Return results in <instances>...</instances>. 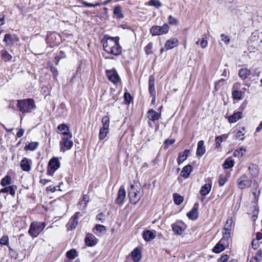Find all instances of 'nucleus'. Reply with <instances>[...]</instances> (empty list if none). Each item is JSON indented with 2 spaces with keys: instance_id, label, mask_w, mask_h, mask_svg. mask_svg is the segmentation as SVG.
Returning a JSON list of instances; mask_svg holds the SVG:
<instances>
[{
  "instance_id": "37",
  "label": "nucleus",
  "mask_w": 262,
  "mask_h": 262,
  "mask_svg": "<svg viewBox=\"0 0 262 262\" xmlns=\"http://www.w3.org/2000/svg\"><path fill=\"white\" fill-rule=\"evenodd\" d=\"M227 136L225 134L222 135V136H219L216 137L215 139V148H219L221 146V144L223 141V140L225 139L226 140L227 139Z\"/></svg>"
},
{
  "instance_id": "33",
  "label": "nucleus",
  "mask_w": 262,
  "mask_h": 262,
  "mask_svg": "<svg viewBox=\"0 0 262 262\" xmlns=\"http://www.w3.org/2000/svg\"><path fill=\"white\" fill-rule=\"evenodd\" d=\"M231 237V233L230 232H224L223 231V237L220 240L221 242L223 243L224 244L226 245L227 246L229 245V241Z\"/></svg>"
},
{
  "instance_id": "3",
  "label": "nucleus",
  "mask_w": 262,
  "mask_h": 262,
  "mask_svg": "<svg viewBox=\"0 0 262 262\" xmlns=\"http://www.w3.org/2000/svg\"><path fill=\"white\" fill-rule=\"evenodd\" d=\"M119 37L118 36L110 37L107 35H105L101 41L104 50L107 53L109 52V50L111 49V48H113L114 46H116V43L119 42Z\"/></svg>"
},
{
  "instance_id": "35",
  "label": "nucleus",
  "mask_w": 262,
  "mask_h": 262,
  "mask_svg": "<svg viewBox=\"0 0 262 262\" xmlns=\"http://www.w3.org/2000/svg\"><path fill=\"white\" fill-rule=\"evenodd\" d=\"M248 169L253 176L255 177L258 174V168L256 164H250L248 167Z\"/></svg>"
},
{
  "instance_id": "46",
  "label": "nucleus",
  "mask_w": 262,
  "mask_h": 262,
  "mask_svg": "<svg viewBox=\"0 0 262 262\" xmlns=\"http://www.w3.org/2000/svg\"><path fill=\"white\" fill-rule=\"evenodd\" d=\"M66 57V54L64 52L62 51H60L59 53V54L56 56L55 58V63L56 65L58 64L59 60L60 59Z\"/></svg>"
},
{
  "instance_id": "29",
  "label": "nucleus",
  "mask_w": 262,
  "mask_h": 262,
  "mask_svg": "<svg viewBox=\"0 0 262 262\" xmlns=\"http://www.w3.org/2000/svg\"><path fill=\"white\" fill-rule=\"evenodd\" d=\"M95 239V237L93 235H86L85 238V242L86 245L89 247L95 246L97 244V242Z\"/></svg>"
},
{
  "instance_id": "24",
  "label": "nucleus",
  "mask_w": 262,
  "mask_h": 262,
  "mask_svg": "<svg viewBox=\"0 0 262 262\" xmlns=\"http://www.w3.org/2000/svg\"><path fill=\"white\" fill-rule=\"evenodd\" d=\"M192 170V166L190 165H187L183 168L180 174L184 178H187L189 177Z\"/></svg>"
},
{
  "instance_id": "50",
  "label": "nucleus",
  "mask_w": 262,
  "mask_h": 262,
  "mask_svg": "<svg viewBox=\"0 0 262 262\" xmlns=\"http://www.w3.org/2000/svg\"><path fill=\"white\" fill-rule=\"evenodd\" d=\"M82 201L84 202L83 203V205L82 208H80L81 210H83L85 209L87 206V202L89 201V197L86 194H83L82 195Z\"/></svg>"
},
{
  "instance_id": "48",
  "label": "nucleus",
  "mask_w": 262,
  "mask_h": 262,
  "mask_svg": "<svg viewBox=\"0 0 262 262\" xmlns=\"http://www.w3.org/2000/svg\"><path fill=\"white\" fill-rule=\"evenodd\" d=\"M152 43L149 42L148 43L146 46L144 48V50L146 55H148L149 54H152L153 52L152 51Z\"/></svg>"
},
{
  "instance_id": "12",
  "label": "nucleus",
  "mask_w": 262,
  "mask_h": 262,
  "mask_svg": "<svg viewBox=\"0 0 262 262\" xmlns=\"http://www.w3.org/2000/svg\"><path fill=\"white\" fill-rule=\"evenodd\" d=\"M73 145L72 140L67 138H62L60 141V151H64L66 150L70 149Z\"/></svg>"
},
{
  "instance_id": "9",
  "label": "nucleus",
  "mask_w": 262,
  "mask_h": 262,
  "mask_svg": "<svg viewBox=\"0 0 262 262\" xmlns=\"http://www.w3.org/2000/svg\"><path fill=\"white\" fill-rule=\"evenodd\" d=\"M9 254L11 257L14 258L18 261H21L25 259L26 257V250L24 249L18 253L14 250L12 249L11 247L8 246Z\"/></svg>"
},
{
  "instance_id": "51",
  "label": "nucleus",
  "mask_w": 262,
  "mask_h": 262,
  "mask_svg": "<svg viewBox=\"0 0 262 262\" xmlns=\"http://www.w3.org/2000/svg\"><path fill=\"white\" fill-rule=\"evenodd\" d=\"M196 43L197 45H200L202 48H206L208 45L207 41L205 40V38H202L200 41V40L196 41Z\"/></svg>"
},
{
  "instance_id": "11",
  "label": "nucleus",
  "mask_w": 262,
  "mask_h": 262,
  "mask_svg": "<svg viewBox=\"0 0 262 262\" xmlns=\"http://www.w3.org/2000/svg\"><path fill=\"white\" fill-rule=\"evenodd\" d=\"M105 72L108 80L114 84H116L120 81V77L116 70H106Z\"/></svg>"
},
{
  "instance_id": "30",
  "label": "nucleus",
  "mask_w": 262,
  "mask_h": 262,
  "mask_svg": "<svg viewBox=\"0 0 262 262\" xmlns=\"http://www.w3.org/2000/svg\"><path fill=\"white\" fill-rule=\"evenodd\" d=\"M155 237L154 233L150 230L144 231L143 233V237L145 241H150L154 239Z\"/></svg>"
},
{
  "instance_id": "10",
  "label": "nucleus",
  "mask_w": 262,
  "mask_h": 262,
  "mask_svg": "<svg viewBox=\"0 0 262 262\" xmlns=\"http://www.w3.org/2000/svg\"><path fill=\"white\" fill-rule=\"evenodd\" d=\"M238 187L241 189L250 187L251 181L248 179L245 174L241 176L237 180Z\"/></svg>"
},
{
  "instance_id": "31",
  "label": "nucleus",
  "mask_w": 262,
  "mask_h": 262,
  "mask_svg": "<svg viewBox=\"0 0 262 262\" xmlns=\"http://www.w3.org/2000/svg\"><path fill=\"white\" fill-rule=\"evenodd\" d=\"M242 113L241 112L234 113L233 115L228 118L229 122L230 123H234L242 118Z\"/></svg>"
},
{
  "instance_id": "49",
  "label": "nucleus",
  "mask_w": 262,
  "mask_h": 262,
  "mask_svg": "<svg viewBox=\"0 0 262 262\" xmlns=\"http://www.w3.org/2000/svg\"><path fill=\"white\" fill-rule=\"evenodd\" d=\"M150 6H154L156 8H159L162 6V3L158 0H150L148 2Z\"/></svg>"
},
{
  "instance_id": "40",
  "label": "nucleus",
  "mask_w": 262,
  "mask_h": 262,
  "mask_svg": "<svg viewBox=\"0 0 262 262\" xmlns=\"http://www.w3.org/2000/svg\"><path fill=\"white\" fill-rule=\"evenodd\" d=\"M225 169H229L234 166V161L231 158H227L223 164Z\"/></svg>"
},
{
  "instance_id": "23",
  "label": "nucleus",
  "mask_w": 262,
  "mask_h": 262,
  "mask_svg": "<svg viewBox=\"0 0 262 262\" xmlns=\"http://www.w3.org/2000/svg\"><path fill=\"white\" fill-rule=\"evenodd\" d=\"M178 40L174 38H172L169 40H168L164 46L166 50H168L173 49L174 47L177 46Z\"/></svg>"
},
{
  "instance_id": "45",
  "label": "nucleus",
  "mask_w": 262,
  "mask_h": 262,
  "mask_svg": "<svg viewBox=\"0 0 262 262\" xmlns=\"http://www.w3.org/2000/svg\"><path fill=\"white\" fill-rule=\"evenodd\" d=\"M231 224H232V220L228 219L226 221V222L225 225V226H224L223 231L230 232L231 230Z\"/></svg>"
},
{
  "instance_id": "20",
  "label": "nucleus",
  "mask_w": 262,
  "mask_h": 262,
  "mask_svg": "<svg viewBox=\"0 0 262 262\" xmlns=\"http://www.w3.org/2000/svg\"><path fill=\"white\" fill-rule=\"evenodd\" d=\"M161 117V114L157 113L153 109H150L147 112V118L150 121H155L159 120Z\"/></svg>"
},
{
  "instance_id": "59",
  "label": "nucleus",
  "mask_w": 262,
  "mask_h": 262,
  "mask_svg": "<svg viewBox=\"0 0 262 262\" xmlns=\"http://www.w3.org/2000/svg\"><path fill=\"white\" fill-rule=\"evenodd\" d=\"M95 228L97 230L102 232L106 230V228L102 225L97 224L95 226Z\"/></svg>"
},
{
  "instance_id": "55",
  "label": "nucleus",
  "mask_w": 262,
  "mask_h": 262,
  "mask_svg": "<svg viewBox=\"0 0 262 262\" xmlns=\"http://www.w3.org/2000/svg\"><path fill=\"white\" fill-rule=\"evenodd\" d=\"M221 37L222 40L223 42H224L225 43H226V45H228L229 43L230 40L229 37L227 35H226L224 34H222L221 35Z\"/></svg>"
},
{
  "instance_id": "22",
  "label": "nucleus",
  "mask_w": 262,
  "mask_h": 262,
  "mask_svg": "<svg viewBox=\"0 0 262 262\" xmlns=\"http://www.w3.org/2000/svg\"><path fill=\"white\" fill-rule=\"evenodd\" d=\"M204 141H199L198 143V146L196 154L198 156L202 157L205 152V147L204 145Z\"/></svg>"
},
{
  "instance_id": "19",
  "label": "nucleus",
  "mask_w": 262,
  "mask_h": 262,
  "mask_svg": "<svg viewBox=\"0 0 262 262\" xmlns=\"http://www.w3.org/2000/svg\"><path fill=\"white\" fill-rule=\"evenodd\" d=\"M190 151L189 149H185L183 152L179 154L177 159V162L179 165H180L184 161H185L190 154Z\"/></svg>"
},
{
  "instance_id": "16",
  "label": "nucleus",
  "mask_w": 262,
  "mask_h": 262,
  "mask_svg": "<svg viewBox=\"0 0 262 262\" xmlns=\"http://www.w3.org/2000/svg\"><path fill=\"white\" fill-rule=\"evenodd\" d=\"M199 204L196 203L194 204L192 209L187 213V215L191 220H195L199 216Z\"/></svg>"
},
{
  "instance_id": "58",
  "label": "nucleus",
  "mask_w": 262,
  "mask_h": 262,
  "mask_svg": "<svg viewBox=\"0 0 262 262\" xmlns=\"http://www.w3.org/2000/svg\"><path fill=\"white\" fill-rule=\"evenodd\" d=\"M17 187L15 185H11L9 186V192L12 195H14Z\"/></svg>"
},
{
  "instance_id": "32",
  "label": "nucleus",
  "mask_w": 262,
  "mask_h": 262,
  "mask_svg": "<svg viewBox=\"0 0 262 262\" xmlns=\"http://www.w3.org/2000/svg\"><path fill=\"white\" fill-rule=\"evenodd\" d=\"M250 70L245 68L239 70L238 75L242 79H246L250 75Z\"/></svg>"
},
{
  "instance_id": "14",
  "label": "nucleus",
  "mask_w": 262,
  "mask_h": 262,
  "mask_svg": "<svg viewBox=\"0 0 262 262\" xmlns=\"http://www.w3.org/2000/svg\"><path fill=\"white\" fill-rule=\"evenodd\" d=\"M126 197V191L123 186H121L118 192L116 203L118 205H122Z\"/></svg>"
},
{
  "instance_id": "15",
  "label": "nucleus",
  "mask_w": 262,
  "mask_h": 262,
  "mask_svg": "<svg viewBox=\"0 0 262 262\" xmlns=\"http://www.w3.org/2000/svg\"><path fill=\"white\" fill-rule=\"evenodd\" d=\"M155 76L151 75L148 80V90L151 96L154 97V101L156 99V90L155 86Z\"/></svg>"
},
{
  "instance_id": "17",
  "label": "nucleus",
  "mask_w": 262,
  "mask_h": 262,
  "mask_svg": "<svg viewBox=\"0 0 262 262\" xmlns=\"http://www.w3.org/2000/svg\"><path fill=\"white\" fill-rule=\"evenodd\" d=\"M79 214H80V212H76L70 219L67 225L70 227L71 230L76 228L77 227L79 220L78 215Z\"/></svg>"
},
{
  "instance_id": "42",
  "label": "nucleus",
  "mask_w": 262,
  "mask_h": 262,
  "mask_svg": "<svg viewBox=\"0 0 262 262\" xmlns=\"http://www.w3.org/2000/svg\"><path fill=\"white\" fill-rule=\"evenodd\" d=\"M173 198L174 203L177 205L181 204L184 200L183 197L177 193L173 194Z\"/></svg>"
},
{
  "instance_id": "13",
  "label": "nucleus",
  "mask_w": 262,
  "mask_h": 262,
  "mask_svg": "<svg viewBox=\"0 0 262 262\" xmlns=\"http://www.w3.org/2000/svg\"><path fill=\"white\" fill-rule=\"evenodd\" d=\"M171 228L175 234L181 235L185 229V225L182 221H179L172 224Z\"/></svg>"
},
{
  "instance_id": "64",
  "label": "nucleus",
  "mask_w": 262,
  "mask_h": 262,
  "mask_svg": "<svg viewBox=\"0 0 262 262\" xmlns=\"http://www.w3.org/2000/svg\"><path fill=\"white\" fill-rule=\"evenodd\" d=\"M260 260L261 259L255 255L251 258L250 262H259Z\"/></svg>"
},
{
  "instance_id": "27",
  "label": "nucleus",
  "mask_w": 262,
  "mask_h": 262,
  "mask_svg": "<svg viewBox=\"0 0 262 262\" xmlns=\"http://www.w3.org/2000/svg\"><path fill=\"white\" fill-rule=\"evenodd\" d=\"M57 129L60 131L62 132V134L63 135H68L69 136L70 138H72V134H71L69 130L68 126L66 125L65 124H61L58 126Z\"/></svg>"
},
{
  "instance_id": "25",
  "label": "nucleus",
  "mask_w": 262,
  "mask_h": 262,
  "mask_svg": "<svg viewBox=\"0 0 262 262\" xmlns=\"http://www.w3.org/2000/svg\"><path fill=\"white\" fill-rule=\"evenodd\" d=\"M121 52L122 47L119 45V42H118L116 43V46H114V47H113V48H111V49L109 50V52H108L107 53L117 56L120 55L121 53Z\"/></svg>"
},
{
  "instance_id": "44",
  "label": "nucleus",
  "mask_w": 262,
  "mask_h": 262,
  "mask_svg": "<svg viewBox=\"0 0 262 262\" xmlns=\"http://www.w3.org/2000/svg\"><path fill=\"white\" fill-rule=\"evenodd\" d=\"M102 127H105L109 128L110 118L108 116H104L102 119Z\"/></svg>"
},
{
  "instance_id": "53",
  "label": "nucleus",
  "mask_w": 262,
  "mask_h": 262,
  "mask_svg": "<svg viewBox=\"0 0 262 262\" xmlns=\"http://www.w3.org/2000/svg\"><path fill=\"white\" fill-rule=\"evenodd\" d=\"M175 140L174 139H166L164 143V148L167 149L169 145L173 144Z\"/></svg>"
},
{
  "instance_id": "34",
  "label": "nucleus",
  "mask_w": 262,
  "mask_h": 262,
  "mask_svg": "<svg viewBox=\"0 0 262 262\" xmlns=\"http://www.w3.org/2000/svg\"><path fill=\"white\" fill-rule=\"evenodd\" d=\"M114 15H116L117 18L120 19L124 17V15L122 12L121 7L120 5L116 6L113 11Z\"/></svg>"
},
{
  "instance_id": "6",
  "label": "nucleus",
  "mask_w": 262,
  "mask_h": 262,
  "mask_svg": "<svg viewBox=\"0 0 262 262\" xmlns=\"http://www.w3.org/2000/svg\"><path fill=\"white\" fill-rule=\"evenodd\" d=\"M60 165V162L57 158H52L48 163L47 174L52 176L54 172L59 168Z\"/></svg>"
},
{
  "instance_id": "62",
  "label": "nucleus",
  "mask_w": 262,
  "mask_h": 262,
  "mask_svg": "<svg viewBox=\"0 0 262 262\" xmlns=\"http://www.w3.org/2000/svg\"><path fill=\"white\" fill-rule=\"evenodd\" d=\"M59 187V186H50L47 187V190L53 192H55V191L58 190Z\"/></svg>"
},
{
  "instance_id": "38",
  "label": "nucleus",
  "mask_w": 262,
  "mask_h": 262,
  "mask_svg": "<svg viewBox=\"0 0 262 262\" xmlns=\"http://www.w3.org/2000/svg\"><path fill=\"white\" fill-rule=\"evenodd\" d=\"M109 132V128L105 127H101L100 129L99 138L100 140L104 139L106 136Z\"/></svg>"
},
{
  "instance_id": "56",
  "label": "nucleus",
  "mask_w": 262,
  "mask_h": 262,
  "mask_svg": "<svg viewBox=\"0 0 262 262\" xmlns=\"http://www.w3.org/2000/svg\"><path fill=\"white\" fill-rule=\"evenodd\" d=\"M4 42H6V43H8V42L9 41H11V42H12L13 41L12 38V35L11 34H9V33H8V34H6L5 36H4V40H3Z\"/></svg>"
},
{
  "instance_id": "26",
  "label": "nucleus",
  "mask_w": 262,
  "mask_h": 262,
  "mask_svg": "<svg viewBox=\"0 0 262 262\" xmlns=\"http://www.w3.org/2000/svg\"><path fill=\"white\" fill-rule=\"evenodd\" d=\"M211 184L206 183L204 185L200 190V193L202 196H205L208 194L211 189Z\"/></svg>"
},
{
  "instance_id": "41",
  "label": "nucleus",
  "mask_w": 262,
  "mask_h": 262,
  "mask_svg": "<svg viewBox=\"0 0 262 262\" xmlns=\"http://www.w3.org/2000/svg\"><path fill=\"white\" fill-rule=\"evenodd\" d=\"M11 183V178L10 176L7 175L4 177L1 181V185L3 187L7 186Z\"/></svg>"
},
{
  "instance_id": "18",
  "label": "nucleus",
  "mask_w": 262,
  "mask_h": 262,
  "mask_svg": "<svg viewBox=\"0 0 262 262\" xmlns=\"http://www.w3.org/2000/svg\"><path fill=\"white\" fill-rule=\"evenodd\" d=\"M32 161L30 159L24 158L20 163V167L23 170L29 171L31 170V164Z\"/></svg>"
},
{
  "instance_id": "2",
  "label": "nucleus",
  "mask_w": 262,
  "mask_h": 262,
  "mask_svg": "<svg viewBox=\"0 0 262 262\" xmlns=\"http://www.w3.org/2000/svg\"><path fill=\"white\" fill-rule=\"evenodd\" d=\"M46 224L44 223L33 222L30 226L28 233L31 237H36L43 230Z\"/></svg>"
},
{
  "instance_id": "1",
  "label": "nucleus",
  "mask_w": 262,
  "mask_h": 262,
  "mask_svg": "<svg viewBox=\"0 0 262 262\" xmlns=\"http://www.w3.org/2000/svg\"><path fill=\"white\" fill-rule=\"evenodd\" d=\"M17 107L19 112L23 114L32 112L36 108L34 100L33 99L28 98L17 100Z\"/></svg>"
},
{
  "instance_id": "28",
  "label": "nucleus",
  "mask_w": 262,
  "mask_h": 262,
  "mask_svg": "<svg viewBox=\"0 0 262 262\" xmlns=\"http://www.w3.org/2000/svg\"><path fill=\"white\" fill-rule=\"evenodd\" d=\"M226 246H227L220 241L214 247L212 251L215 253H219L224 250Z\"/></svg>"
},
{
  "instance_id": "60",
  "label": "nucleus",
  "mask_w": 262,
  "mask_h": 262,
  "mask_svg": "<svg viewBox=\"0 0 262 262\" xmlns=\"http://www.w3.org/2000/svg\"><path fill=\"white\" fill-rule=\"evenodd\" d=\"M227 181V179L226 177H220L219 183L220 186H223L226 181Z\"/></svg>"
},
{
  "instance_id": "21",
  "label": "nucleus",
  "mask_w": 262,
  "mask_h": 262,
  "mask_svg": "<svg viewBox=\"0 0 262 262\" xmlns=\"http://www.w3.org/2000/svg\"><path fill=\"white\" fill-rule=\"evenodd\" d=\"M130 256L134 262H139L142 257L140 250L137 247L135 248L131 252Z\"/></svg>"
},
{
  "instance_id": "57",
  "label": "nucleus",
  "mask_w": 262,
  "mask_h": 262,
  "mask_svg": "<svg viewBox=\"0 0 262 262\" xmlns=\"http://www.w3.org/2000/svg\"><path fill=\"white\" fill-rule=\"evenodd\" d=\"M124 98L125 101H126L128 103H129L131 101H133V97L130 95V94L128 93H125L124 94Z\"/></svg>"
},
{
  "instance_id": "5",
  "label": "nucleus",
  "mask_w": 262,
  "mask_h": 262,
  "mask_svg": "<svg viewBox=\"0 0 262 262\" xmlns=\"http://www.w3.org/2000/svg\"><path fill=\"white\" fill-rule=\"evenodd\" d=\"M169 30L168 25L166 24H164L162 26H154L150 30V33L152 36H159L162 34H167Z\"/></svg>"
},
{
  "instance_id": "63",
  "label": "nucleus",
  "mask_w": 262,
  "mask_h": 262,
  "mask_svg": "<svg viewBox=\"0 0 262 262\" xmlns=\"http://www.w3.org/2000/svg\"><path fill=\"white\" fill-rule=\"evenodd\" d=\"M104 215V214L103 213L101 212L97 214L96 219L97 220L100 221L101 223H103L104 221V219H103Z\"/></svg>"
},
{
  "instance_id": "36",
  "label": "nucleus",
  "mask_w": 262,
  "mask_h": 262,
  "mask_svg": "<svg viewBox=\"0 0 262 262\" xmlns=\"http://www.w3.org/2000/svg\"><path fill=\"white\" fill-rule=\"evenodd\" d=\"M0 53L2 58L5 60V61H9L12 59V55H10L6 50H2L1 51Z\"/></svg>"
},
{
  "instance_id": "7",
  "label": "nucleus",
  "mask_w": 262,
  "mask_h": 262,
  "mask_svg": "<svg viewBox=\"0 0 262 262\" xmlns=\"http://www.w3.org/2000/svg\"><path fill=\"white\" fill-rule=\"evenodd\" d=\"M60 36L56 32H52L47 35L46 42L51 47L57 46L59 44Z\"/></svg>"
},
{
  "instance_id": "4",
  "label": "nucleus",
  "mask_w": 262,
  "mask_h": 262,
  "mask_svg": "<svg viewBox=\"0 0 262 262\" xmlns=\"http://www.w3.org/2000/svg\"><path fill=\"white\" fill-rule=\"evenodd\" d=\"M128 195L130 202L134 205L136 204L141 198V195L139 194V191L136 189L135 186L133 184L130 185L128 190Z\"/></svg>"
},
{
  "instance_id": "8",
  "label": "nucleus",
  "mask_w": 262,
  "mask_h": 262,
  "mask_svg": "<svg viewBox=\"0 0 262 262\" xmlns=\"http://www.w3.org/2000/svg\"><path fill=\"white\" fill-rule=\"evenodd\" d=\"M241 83L236 82L232 86V97L234 100H242L244 97V93L241 91H238L241 87Z\"/></svg>"
},
{
  "instance_id": "61",
  "label": "nucleus",
  "mask_w": 262,
  "mask_h": 262,
  "mask_svg": "<svg viewBox=\"0 0 262 262\" xmlns=\"http://www.w3.org/2000/svg\"><path fill=\"white\" fill-rule=\"evenodd\" d=\"M229 258V256L227 254L222 255L219 259V262H226Z\"/></svg>"
},
{
  "instance_id": "52",
  "label": "nucleus",
  "mask_w": 262,
  "mask_h": 262,
  "mask_svg": "<svg viewBox=\"0 0 262 262\" xmlns=\"http://www.w3.org/2000/svg\"><path fill=\"white\" fill-rule=\"evenodd\" d=\"M168 23L170 25H177L178 24V20L172 17L171 15H169L168 17Z\"/></svg>"
},
{
  "instance_id": "43",
  "label": "nucleus",
  "mask_w": 262,
  "mask_h": 262,
  "mask_svg": "<svg viewBox=\"0 0 262 262\" xmlns=\"http://www.w3.org/2000/svg\"><path fill=\"white\" fill-rule=\"evenodd\" d=\"M66 256L70 259H74L77 256V251L75 249L69 250L66 253Z\"/></svg>"
},
{
  "instance_id": "39",
  "label": "nucleus",
  "mask_w": 262,
  "mask_h": 262,
  "mask_svg": "<svg viewBox=\"0 0 262 262\" xmlns=\"http://www.w3.org/2000/svg\"><path fill=\"white\" fill-rule=\"evenodd\" d=\"M39 145L38 142H32L25 147V150L33 151L35 150Z\"/></svg>"
},
{
  "instance_id": "47",
  "label": "nucleus",
  "mask_w": 262,
  "mask_h": 262,
  "mask_svg": "<svg viewBox=\"0 0 262 262\" xmlns=\"http://www.w3.org/2000/svg\"><path fill=\"white\" fill-rule=\"evenodd\" d=\"M0 244L1 245H6L8 247L9 246V237L7 235H3L0 238Z\"/></svg>"
},
{
  "instance_id": "54",
  "label": "nucleus",
  "mask_w": 262,
  "mask_h": 262,
  "mask_svg": "<svg viewBox=\"0 0 262 262\" xmlns=\"http://www.w3.org/2000/svg\"><path fill=\"white\" fill-rule=\"evenodd\" d=\"M243 149H244V147L236 149L233 152V156L238 157H242L244 154V152H242Z\"/></svg>"
}]
</instances>
